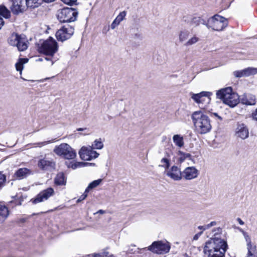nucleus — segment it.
<instances>
[{
  "instance_id": "1",
  "label": "nucleus",
  "mask_w": 257,
  "mask_h": 257,
  "mask_svg": "<svg viewBox=\"0 0 257 257\" xmlns=\"http://www.w3.org/2000/svg\"><path fill=\"white\" fill-rule=\"evenodd\" d=\"M227 249L226 241L215 237L206 242L203 252L207 255V257H223Z\"/></svg>"
},
{
  "instance_id": "2",
  "label": "nucleus",
  "mask_w": 257,
  "mask_h": 257,
  "mask_svg": "<svg viewBox=\"0 0 257 257\" xmlns=\"http://www.w3.org/2000/svg\"><path fill=\"white\" fill-rule=\"evenodd\" d=\"M193 124L200 134H205L209 132L212 128L210 120L208 116L201 110L196 111L191 115Z\"/></svg>"
},
{
  "instance_id": "3",
  "label": "nucleus",
  "mask_w": 257,
  "mask_h": 257,
  "mask_svg": "<svg viewBox=\"0 0 257 257\" xmlns=\"http://www.w3.org/2000/svg\"><path fill=\"white\" fill-rule=\"evenodd\" d=\"M216 97L232 108L239 102V95L233 91L231 87H227L218 90L216 92Z\"/></svg>"
},
{
  "instance_id": "4",
  "label": "nucleus",
  "mask_w": 257,
  "mask_h": 257,
  "mask_svg": "<svg viewBox=\"0 0 257 257\" xmlns=\"http://www.w3.org/2000/svg\"><path fill=\"white\" fill-rule=\"evenodd\" d=\"M78 12L72 8H64L57 12V19L61 23H70L75 21L77 17Z\"/></svg>"
},
{
  "instance_id": "5",
  "label": "nucleus",
  "mask_w": 257,
  "mask_h": 257,
  "mask_svg": "<svg viewBox=\"0 0 257 257\" xmlns=\"http://www.w3.org/2000/svg\"><path fill=\"white\" fill-rule=\"evenodd\" d=\"M58 49L57 42L53 38L49 37L48 39L43 42L39 48V52L45 55L53 56Z\"/></svg>"
},
{
  "instance_id": "6",
  "label": "nucleus",
  "mask_w": 257,
  "mask_h": 257,
  "mask_svg": "<svg viewBox=\"0 0 257 257\" xmlns=\"http://www.w3.org/2000/svg\"><path fill=\"white\" fill-rule=\"evenodd\" d=\"M227 26V20L225 18L218 15H215L207 20L206 26L211 28L214 31H222Z\"/></svg>"
},
{
  "instance_id": "7",
  "label": "nucleus",
  "mask_w": 257,
  "mask_h": 257,
  "mask_svg": "<svg viewBox=\"0 0 257 257\" xmlns=\"http://www.w3.org/2000/svg\"><path fill=\"white\" fill-rule=\"evenodd\" d=\"M191 98L198 104L199 107L204 109L210 103L212 93L208 91H202L199 93H190Z\"/></svg>"
},
{
  "instance_id": "8",
  "label": "nucleus",
  "mask_w": 257,
  "mask_h": 257,
  "mask_svg": "<svg viewBox=\"0 0 257 257\" xmlns=\"http://www.w3.org/2000/svg\"><path fill=\"white\" fill-rule=\"evenodd\" d=\"M54 152L57 155L63 156L68 160L73 159L76 157V152L67 144L62 143L56 146Z\"/></svg>"
},
{
  "instance_id": "9",
  "label": "nucleus",
  "mask_w": 257,
  "mask_h": 257,
  "mask_svg": "<svg viewBox=\"0 0 257 257\" xmlns=\"http://www.w3.org/2000/svg\"><path fill=\"white\" fill-rule=\"evenodd\" d=\"M170 247L169 242L159 240L154 241L151 245L148 246V249L155 253L162 254L168 252Z\"/></svg>"
},
{
  "instance_id": "10",
  "label": "nucleus",
  "mask_w": 257,
  "mask_h": 257,
  "mask_svg": "<svg viewBox=\"0 0 257 257\" xmlns=\"http://www.w3.org/2000/svg\"><path fill=\"white\" fill-rule=\"evenodd\" d=\"M73 27L66 25L62 27L56 33V37L59 41L64 42L70 39L74 34Z\"/></svg>"
},
{
  "instance_id": "11",
  "label": "nucleus",
  "mask_w": 257,
  "mask_h": 257,
  "mask_svg": "<svg viewBox=\"0 0 257 257\" xmlns=\"http://www.w3.org/2000/svg\"><path fill=\"white\" fill-rule=\"evenodd\" d=\"M79 154L80 158L84 161H90L96 159L99 155V153L93 150V148L91 146L82 147L79 151Z\"/></svg>"
},
{
  "instance_id": "12",
  "label": "nucleus",
  "mask_w": 257,
  "mask_h": 257,
  "mask_svg": "<svg viewBox=\"0 0 257 257\" xmlns=\"http://www.w3.org/2000/svg\"><path fill=\"white\" fill-rule=\"evenodd\" d=\"M26 0H10L12 3L10 7L12 12L14 15H18L23 13L27 9Z\"/></svg>"
},
{
  "instance_id": "13",
  "label": "nucleus",
  "mask_w": 257,
  "mask_h": 257,
  "mask_svg": "<svg viewBox=\"0 0 257 257\" xmlns=\"http://www.w3.org/2000/svg\"><path fill=\"white\" fill-rule=\"evenodd\" d=\"M54 189L49 187L40 192L34 198H32L31 201L33 204H36L44 200H47L50 196L54 194Z\"/></svg>"
},
{
  "instance_id": "14",
  "label": "nucleus",
  "mask_w": 257,
  "mask_h": 257,
  "mask_svg": "<svg viewBox=\"0 0 257 257\" xmlns=\"http://www.w3.org/2000/svg\"><path fill=\"white\" fill-rule=\"evenodd\" d=\"M235 135L238 138L245 140L249 136V131L247 126L243 123L238 122L236 128Z\"/></svg>"
},
{
  "instance_id": "15",
  "label": "nucleus",
  "mask_w": 257,
  "mask_h": 257,
  "mask_svg": "<svg viewBox=\"0 0 257 257\" xmlns=\"http://www.w3.org/2000/svg\"><path fill=\"white\" fill-rule=\"evenodd\" d=\"M166 175L175 181L180 180L182 178V172L176 166H173L166 172Z\"/></svg>"
},
{
  "instance_id": "16",
  "label": "nucleus",
  "mask_w": 257,
  "mask_h": 257,
  "mask_svg": "<svg viewBox=\"0 0 257 257\" xmlns=\"http://www.w3.org/2000/svg\"><path fill=\"white\" fill-rule=\"evenodd\" d=\"M198 170L194 167H188L182 172V177L186 180H191L198 176Z\"/></svg>"
},
{
  "instance_id": "17",
  "label": "nucleus",
  "mask_w": 257,
  "mask_h": 257,
  "mask_svg": "<svg viewBox=\"0 0 257 257\" xmlns=\"http://www.w3.org/2000/svg\"><path fill=\"white\" fill-rule=\"evenodd\" d=\"M38 166L43 170H49L55 168V163L53 161L42 159L38 161Z\"/></svg>"
},
{
  "instance_id": "18",
  "label": "nucleus",
  "mask_w": 257,
  "mask_h": 257,
  "mask_svg": "<svg viewBox=\"0 0 257 257\" xmlns=\"http://www.w3.org/2000/svg\"><path fill=\"white\" fill-rule=\"evenodd\" d=\"M172 154L171 150H165L164 157L160 161L162 164L159 165V167L164 168L166 170L169 169L170 167V158Z\"/></svg>"
},
{
  "instance_id": "19",
  "label": "nucleus",
  "mask_w": 257,
  "mask_h": 257,
  "mask_svg": "<svg viewBox=\"0 0 257 257\" xmlns=\"http://www.w3.org/2000/svg\"><path fill=\"white\" fill-rule=\"evenodd\" d=\"M31 171L26 168H20L14 174V177L18 180H22L31 174Z\"/></svg>"
},
{
  "instance_id": "20",
  "label": "nucleus",
  "mask_w": 257,
  "mask_h": 257,
  "mask_svg": "<svg viewBox=\"0 0 257 257\" xmlns=\"http://www.w3.org/2000/svg\"><path fill=\"white\" fill-rule=\"evenodd\" d=\"M16 47L20 51H24L28 48L27 41L25 35H21Z\"/></svg>"
},
{
  "instance_id": "21",
  "label": "nucleus",
  "mask_w": 257,
  "mask_h": 257,
  "mask_svg": "<svg viewBox=\"0 0 257 257\" xmlns=\"http://www.w3.org/2000/svg\"><path fill=\"white\" fill-rule=\"evenodd\" d=\"M201 24L206 26V24H207V21L206 22L200 17H194L191 19L190 22V25L194 27L198 26Z\"/></svg>"
},
{
  "instance_id": "22",
  "label": "nucleus",
  "mask_w": 257,
  "mask_h": 257,
  "mask_svg": "<svg viewBox=\"0 0 257 257\" xmlns=\"http://www.w3.org/2000/svg\"><path fill=\"white\" fill-rule=\"evenodd\" d=\"M65 164L67 166V167L69 168L76 169L77 168L85 167L86 165L88 164V163L84 162H73L66 161L65 162Z\"/></svg>"
},
{
  "instance_id": "23",
  "label": "nucleus",
  "mask_w": 257,
  "mask_h": 257,
  "mask_svg": "<svg viewBox=\"0 0 257 257\" xmlns=\"http://www.w3.org/2000/svg\"><path fill=\"white\" fill-rule=\"evenodd\" d=\"M54 182L57 185H65L66 179L64 174L63 172L58 173L54 179Z\"/></svg>"
},
{
  "instance_id": "24",
  "label": "nucleus",
  "mask_w": 257,
  "mask_h": 257,
  "mask_svg": "<svg viewBox=\"0 0 257 257\" xmlns=\"http://www.w3.org/2000/svg\"><path fill=\"white\" fill-rule=\"evenodd\" d=\"M21 35H19L17 33H13L8 39V43L10 45L13 46H17L18 45V42L19 39L20 38Z\"/></svg>"
},
{
  "instance_id": "25",
  "label": "nucleus",
  "mask_w": 257,
  "mask_h": 257,
  "mask_svg": "<svg viewBox=\"0 0 257 257\" xmlns=\"http://www.w3.org/2000/svg\"><path fill=\"white\" fill-rule=\"evenodd\" d=\"M29 59L28 58H20L18 62L16 63L15 66L16 70L18 71H20L22 73V71L24 68L23 65L28 62Z\"/></svg>"
},
{
  "instance_id": "26",
  "label": "nucleus",
  "mask_w": 257,
  "mask_h": 257,
  "mask_svg": "<svg viewBox=\"0 0 257 257\" xmlns=\"http://www.w3.org/2000/svg\"><path fill=\"white\" fill-rule=\"evenodd\" d=\"M173 140L174 144L178 147L181 148L184 146L183 138L180 135H174Z\"/></svg>"
},
{
  "instance_id": "27",
  "label": "nucleus",
  "mask_w": 257,
  "mask_h": 257,
  "mask_svg": "<svg viewBox=\"0 0 257 257\" xmlns=\"http://www.w3.org/2000/svg\"><path fill=\"white\" fill-rule=\"evenodd\" d=\"M26 1L27 8H35L41 4L42 0H26Z\"/></svg>"
},
{
  "instance_id": "28",
  "label": "nucleus",
  "mask_w": 257,
  "mask_h": 257,
  "mask_svg": "<svg viewBox=\"0 0 257 257\" xmlns=\"http://www.w3.org/2000/svg\"><path fill=\"white\" fill-rule=\"evenodd\" d=\"M11 16L10 11L4 5H0V16L9 18Z\"/></svg>"
},
{
  "instance_id": "29",
  "label": "nucleus",
  "mask_w": 257,
  "mask_h": 257,
  "mask_svg": "<svg viewBox=\"0 0 257 257\" xmlns=\"http://www.w3.org/2000/svg\"><path fill=\"white\" fill-rule=\"evenodd\" d=\"M189 34L190 32L188 30H184L181 31L179 34V38L180 42H183L186 41L188 39Z\"/></svg>"
},
{
  "instance_id": "30",
  "label": "nucleus",
  "mask_w": 257,
  "mask_h": 257,
  "mask_svg": "<svg viewBox=\"0 0 257 257\" xmlns=\"http://www.w3.org/2000/svg\"><path fill=\"white\" fill-rule=\"evenodd\" d=\"M102 179H99L98 180H94L91 182L87 187L85 189V192H89L90 189H92L95 187H96L97 186H98L100 183L101 182Z\"/></svg>"
},
{
  "instance_id": "31",
  "label": "nucleus",
  "mask_w": 257,
  "mask_h": 257,
  "mask_svg": "<svg viewBox=\"0 0 257 257\" xmlns=\"http://www.w3.org/2000/svg\"><path fill=\"white\" fill-rule=\"evenodd\" d=\"M178 154L180 156L179 160L180 163L183 162L186 159H189V160L191 159V155L189 153H185L181 151H179L178 152Z\"/></svg>"
},
{
  "instance_id": "32",
  "label": "nucleus",
  "mask_w": 257,
  "mask_h": 257,
  "mask_svg": "<svg viewBox=\"0 0 257 257\" xmlns=\"http://www.w3.org/2000/svg\"><path fill=\"white\" fill-rule=\"evenodd\" d=\"M245 77L254 75L257 73V68L248 67L244 69Z\"/></svg>"
},
{
  "instance_id": "33",
  "label": "nucleus",
  "mask_w": 257,
  "mask_h": 257,
  "mask_svg": "<svg viewBox=\"0 0 257 257\" xmlns=\"http://www.w3.org/2000/svg\"><path fill=\"white\" fill-rule=\"evenodd\" d=\"M199 39L198 37H197L195 36H194L193 37L189 39L188 41L185 43L184 45L186 46L192 45L196 43L199 41Z\"/></svg>"
},
{
  "instance_id": "34",
  "label": "nucleus",
  "mask_w": 257,
  "mask_h": 257,
  "mask_svg": "<svg viewBox=\"0 0 257 257\" xmlns=\"http://www.w3.org/2000/svg\"><path fill=\"white\" fill-rule=\"evenodd\" d=\"M94 146V149H101L103 147V144L101 141V139L99 140H95L94 141V144L93 145Z\"/></svg>"
},
{
  "instance_id": "35",
  "label": "nucleus",
  "mask_w": 257,
  "mask_h": 257,
  "mask_svg": "<svg viewBox=\"0 0 257 257\" xmlns=\"http://www.w3.org/2000/svg\"><path fill=\"white\" fill-rule=\"evenodd\" d=\"M126 15V12L125 11H122L119 14L114 20L116 22L118 23V24H120V23L124 19Z\"/></svg>"
},
{
  "instance_id": "36",
  "label": "nucleus",
  "mask_w": 257,
  "mask_h": 257,
  "mask_svg": "<svg viewBox=\"0 0 257 257\" xmlns=\"http://www.w3.org/2000/svg\"><path fill=\"white\" fill-rule=\"evenodd\" d=\"M240 101L241 103L247 105H250L252 104V103L248 100L246 95H242L241 96L240 98L239 99V102Z\"/></svg>"
},
{
  "instance_id": "37",
  "label": "nucleus",
  "mask_w": 257,
  "mask_h": 257,
  "mask_svg": "<svg viewBox=\"0 0 257 257\" xmlns=\"http://www.w3.org/2000/svg\"><path fill=\"white\" fill-rule=\"evenodd\" d=\"M244 69L240 71H235L233 72L234 76L236 78L245 77Z\"/></svg>"
},
{
  "instance_id": "38",
  "label": "nucleus",
  "mask_w": 257,
  "mask_h": 257,
  "mask_svg": "<svg viewBox=\"0 0 257 257\" xmlns=\"http://www.w3.org/2000/svg\"><path fill=\"white\" fill-rule=\"evenodd\" d=\"M6 180V176L3 174L1 172H0V189L4 185V183Z\"/></svg>"
},
{
  "instance_id": "39",
  "label": "nucleus",
  "mask_w": 257,
  "mask_h": 257,
  "mask_svg": "<svg viewBox=\"0 0 257 257\" xmlns=\"http://www.w3.org/2000/svg\"><path fill=\"white\" fill-rule=\"evenodd\" d=\"M9 215V213H0V223H2L5 221Z\"/></svg>"
},
{
  "instance_id": "40",
  "label": "nucleus",
  "mask_w": 257,
  "mask_h": 257,
  "mask_svg": "<svg viewBox=\"0 0 257 257\" xmlns=\"http://www.w3.org/2000/svg\"><path fill=\"white\" fill-rule=\"evenodd\" d=\"M246 246H247V253H250L251 252H252V251H253V250L255 249V247H256L255 246L253 247L252 245V244H251V242H247V243H246Z\"/></svg>"
},
{
  "instance_id": "41",
  "label": "nucleus",
  "mask_w": 257,
  "mask_h": 257,
  "mask_svg": "<svg viewBox=\"0 0 257 257\" xmlns=\"http://www.w3.org/2000/svg\"><path fill=\"white\" fill-rule=\"evenodd\" d=\"M0 213H9V211L6 206L0 205Z\"/></svg>"
},
{
  "instance_id": "42",
  "label": "nucleus",
  "mask_w": 257,
  "mask_h": 257,
  "mask_svg": "<svg viewBox=\"0 0 257 257\" xmlns=\"http://www.w3.org/2000/svg\"><path fill=\"white\" fill-rule=\"evenodd\" d=\"M88 192H84V193L80 196V197L78 199V200H77V203H79L80 202H81V201L84 200L86 197L87 196V193Z\"/></svg>"
},
{
  "instance_id": "43",
  "label": "nucleus",
  "mask_w": 257,
  "mask_h": 257,
  "mask_svg": "<svg viewBox=\"0 0 257 257\" xmlns=\"http://www.w3.org/2000/svg\"><path fill=\"white\" fill-rule=\"evenodd\" d=\"M64 3L69 5L70 6H72L74 5L76 2L77 0H61Z\"/></svg>"
},
{
  "instance_id": "44",
  "label": "nucleus",
  "mask_w": 257,
  "mask_h": 257,
  "mask_svg": "<svg viewBox=\"0 0 257 257\" xmlns=\"http://www.w3.org/2000/svg\"><path fill=\"white\" fill-rule=\"evenodd\" d=\"M132 247H131V246H130L128 248V249L126 251V253H133L135 252V250H134V247H135V245H132Z\"/></svg>"
},
{
  "instance_id": "45",
  "label": "nucleus",
  "mask_w": 257,
  "mask_h": 257,
  "mask_svg": "<svg viewBox=\"0 0 257 257\" xmlns=\"http://www.w3.org/2000/svg\"><path fill=\"white\" fill-rule=\"evenodd\" d=\"M244 238H245V240L246 242V243H247V242H251V239H250V236L248 235L247 233L245 234V235H243Z\"/></svg>"
},
{
  "instance_id": "46",
  "label": "nucleus",
  "mask_w": 257,
  "mask_h": 257,
  "mask_svg": "<svg viewBox=\"0 0 257 257\" xmlns=\"http://www.w3.org/2000/svg\"><path fill=\"white\" fill-rule=\"evenodd\" d=\"M119 24H118V23H117V22H116V21L114 20L113 22L112 23L111 25V28L112 29H114L115 28V27L118 26Z\"/></svg>"
},
{
  "instance_id": "47",
  "label": "nucleus",
  "mask_w": 257,
  "mask_h": 257,
  "mask_svg": "<svg viewBox=\"0 0 257 257\" xmlns=\"http://www.w3.org/2000/svg\"><path fill=\"white\" fill-rule=\"evenodd\" d=\"M252 117L253 120L257 121V108L252 112Z\"/></svg>"
},
{
  "instance_id": "48",
  "label": "nucleus",
  "mask_w": 257,
  "mask_h": 257,
  "mask_svg": "<svg viewBox=\"0 0 257 257\" xmlns=\"http://www.w3.org/2000/svg\"><path fill=\"white\" fill-rule=\"evenodd\" d=\"M211 116H214L215 117H216L219 120L221 121L222 120V117L219 116L218 113L216 112L211 113Z\"/></svg>"
},
{
  "instance_id": "49",
  "label": "nucleus",
  "mask_w": 257,
  "mask_h": 257,
  "mask_svg": "<svg viewBox=\"0 0 257 257\" xmlns=\"http://www.w3.org/2000/svg\"><path fill=\"white\" fill-rule=\"evenodd\" d=\"M202 233H203V231H201V232H198V233L196 234L193 237V239L197 240L198 239L199 237L202 234Z\"/></svg>"
},
{
  "instance_id": "50",
  "label": "nucleus",
  "mask_w": 257,
  "mask_h": 257,
  "mask_svg": "<svg viewBox=\"0 0 257 257\" xmlns=\"http://www.w3.org/2000/svg\"><path fill=\"white\" fill-rule=\"evenodd\" d=\"M5 24V22L3 20V19L2 18V17H1L0 16V30L2 29V27L4 26Z\"/></svg>"
},
{
  "instance_id": "51",
  "label": "nucleus",
  "mask_w": 257,
  "mask_h": 257,
  "mask_svg": "<svg viewBox=\"0 0 257 257\" xmlns=\"http://www.w3.org/2000/svg\"><path fill=\"white\" fill-rule=\"evenodd\" d=\"M247 257H257V255L254 254L252 252L247 253Z\"/></svg>"
},
{
  "instance_id": "52",
  "label": "nucleus",
  "mask_w": 257,
  "mask_h": 257,
  "mask_svg": "<svg viewBox=\"0 0 257 257\" xmlns=\"http://www.w3.org/2000/svg\"><path fill=\"white\" fill-rule=\"evenodd\" d=\"M236 220L239 224L243 225L244 224V222L240 218H237Z\"/></svg>"
},
{
  "instance_id": "53",
  "label": "nucleus",
  "mask_w": 257,
  "mask_h": 257,
  "mask_svg": "<svg viewBox=\"0 0 257 257\" xmlns=\"http://www.w3.org/2000/svg\"><path fill=\"white\" fill-rule=\"evenodd\" d=\"M237 229L239 230L240 232H241L242 233L243 235H245V234L247 233V232L244 231L242 228L240 227H237Z\"/></svg>"
},
{
  "instance_id": "54",
  "label": "nucleus",
  "mask_w": 257,
  "mask_h": 257,
  "mask_svg": "<svg viewBox=\"0 0 257 257\" xmlns=\"http://www.w3.org/2000/svg\"><path fill=\"white\" fill-rule=\"evenodd\" d=\"M104 255L103 254H101L100 253H97V254H95L93 256V257H104Z\"/></svg>"
},
{
  "instance_id": "55",
  "label": "nucleus",
  "mask_w": 257,
  "mask_h": 257,
  "mask_svg": "<svg viewBox=\"0 0 257 257\" xmlns=\"http://www.w3.org/2000/svg\"><path fill=\"white\" fill-rule=\"evenodd\" d=\"M216 221H211L210 223H209V225H210V227L213 226H215L216 225Z\"/></svg>"
},
{
  "instance_id": "56",
  "label": "nucleus",
  "mask_w": 257,
  "mask_h": 257,
  "mask_svg": "<svg viewBox=\"0 0 257 257\" xmlns=\"http://www.w3.org/2000/svg\"><path fill=\"white\" fill-rule=\"evenodd\" d=\"M198 228L199 229H200V230H202V231L205 230V227H204V225H203V226H198Z\"/></svg>"
},
{
  "instance_id": "57",
  "label": "nucleus",
  "mask_w": 257,
  "mask_h": 257,
  "mask_svg": "<svg viewBox=\"0 0 257 257\" xmlns=\"http://www.w3.org/2000/svg\"><path fill=\"white\" fill-rule=\"evenodd\" d=\"M105 211L104 210H103L102 209H100V210H99L96 213H99V214H104L105 213Z\"/></svg>"
},
{
  "instance_id": "58",
  "label": "nucleus",
  "mask_w": 257,
  "mask_h": 257,
  "mask_svg": "<svg viewBox=\"0 0 257 257\" xmlns=\"http://www.w3.org/2000/svg\"><path fill=\"white\" fill-rule=\"evenodd\" d=\"M87 130V128H81V127H80V128H77V131H84V130Z\"/></svg>"
},
{
  "instance_id": "59",
  "label": "nucleus",
  "mask_w": 257,
  "mask_h": 257,
  "mask_svg": "<svg viewBox=\"0 0 257 257\" xmlns=\"http://www.w3.org/2000/svg\"><path fill=\"white\" fill-rule=\"evenodd\" d=\"M26 221L25 218H21L19 220V222L24 223Z\"/></svg>"
},
{
  "instance_id": "60",
  "label": "nucleus",
  "mask_w": 257,
  "mask_h": 257,
  "mask_svg": "<svg viewBox=\"0 0 257 257\" xmlns=\"http://www.w3.org/2000/svg\"><path fill=\"white\" fill-rule=\"evenodd\" d=\"M204 227H205V230L209 228L210 227L209 223L206 225H204Z\"/></svg>"
},
{
  "instance_id": "61",
  "label": "nucleus",
  "mask_w": 257,
  "mask_h": 257,
  "mask_svg": "<svg viewBox=\"0 0 257 257\" xmlns=\"http://www.w3.org/2000/svg\"><path fill=\"white\" fill-rule=\"evenodd\" d=\"M54 1L55 0H42V1H44V2H45L46 3H50V2H52Z\"/></svg>"
},
{
  "instance_id": "62",
  "label": "nucleus",
  "mask_w": 257,
  "mask_h": 257,
  "mask_svg": "<svg viewBox=\"0 0 257 257\" xmlns=\"http://www.w3.org/2000/svg\"><path fill=\"white\" fill-rule=\"evenodd\" d=\"M47 144V142H43L39 143V144H41L42 145H46Z\"/></svg>"
},
{
  "instance_id": "63",
  "label": "nucleus",
  "mask_w": 257,
  "mask_h": 257,
  "mask_svg": "<svg viewBox=\"0 0 257 257\" xmlns=\"http://www.w3.org/2000/svg\"><path fill=\"white\" fill-rule=\"evenodd\" d=\"M45 60L47 61H51V59L48 57H45Z\"/></svg>"
},
{
  "instance_id": "64",
  "label": "nucleus",
  "mask_w": 257,
  "mask_h": 257,
  "mask_svg": "<svg viewBox=\"0 0 257 257\" xmlns=\"http://www.w3.org/2000/svg\"><path fill=\"white\" fill-rule=\"evenodd\" d=\"M88 164L86 165L85 166H88V165H91V166H92V165H94L95 164H93V163H88Z\"/></svg>"
}]
</instances>
